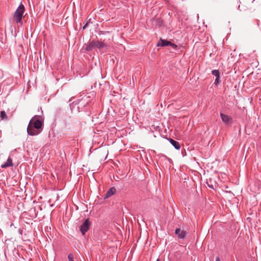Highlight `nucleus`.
I'll return each instance as SVG.
<instances>
[{
	"mask_svg": "<svg viewBox=\"0 0 261 261\" xmlns=\"http://www.w3.org/2000/svg\"><path fill=\"white\" fill-rule=\"evenodd\" d=\"M42 122L38 119L37 116L33 117L30 120L27 128L29 135L31 136L37 135L40 133V128H41Z\"/></svg>",
	"mask_w": 261,
	"mask_h": 261,
	"instance_id": "obj_1",
	"label": "nucleus"
},
{
	"mask_svg": "<svg viewBox=\"0 0 261 261\" xmlns=\"http://www.w3.org/2000/svg\"><path fill=\"white\" fill-rule=\"evenodd\" d=\"M25 8L23 5L21 4L15 11L13 19L16 23H22V18L23 16Z\"/></svg>",
	"mask_w": 261,
	"mask_h": 261,
	"instance_id": "obj_2",
	"label": "nucleus"
},
{
	"mask_svg": "<svg viewBox=\"0 0 261 261\" xmlns=\"http://www.w3.org/2000/svg\"><path fill=\"white\" fill-rule=\"evenodd\" d=\"M158 46H171L173 48H176V45L172 43L170 41H168L166 40H163L162 39H160L158 43L156 45Z\"/></svg>",
	"mask_w": 261,
	"mask_h": 261,
	"instance_id": "obj_3",
	"label": "nucleus"
},
{
	"mask_svg": "<svg viewBox=\"0 0 261 261\" xmlns=\"http://www.w3.org/2000/svg\"><path fill=\"white\" fill-rule=\"evenodd\" d=\"M90 223L88 220H86L83 224L81 226L80 230L82 233L84 235L89 229Z\"/></svg>",
	"mask_w": 261,
	"mask_h": 261,
	"instance_id": "obj_4",
	"label": "nucleus"
},
{
	"mask_svg": "<svg viewBox=\"0 0 261 261\" xmlns=\"http://www.w3.org/2000/svg\"><path fill=\"white\" fill-rule=\"evenodd\" d=\"M175 234L178 236L179 239H184L187 234V232L181 230L180 228H177L175 230Z\"/></svg>",
	"mask_w": 261,
	"mask_h": 261,
	"instance_id": "obj_5",
	"label": "nucleus"
},
{
	"mask_svg": "<svg viewBox=\"0 0 261 261\" xmlns=\"http://www.w3.org/2000/svg\"><path fill=\"white\" fill-rule=\"evenodd\" d=\"M220 116L223 122L226 124L229 123L231 121V119L230 117L223 113L220 114Z\"/></svg>",
	"mask_w": 261,
	"mask_h": 261,
	"instance_id": "obj_6",
	"label": "nucleus"
},
{
	"mask_svg": "<svg viewBox=\"0 0 261 261\" xmlns=\"http://www.w3.org/2000/svg\"><path fill=\"white\" fill-rule=\"evenodd\" d=\"M116 191V189L114 187L111 188L106 193L105 198H108L111 197L115 193Z\"/></svg>",
	"mask_w": 261,
	"mask_h": 261,
	"instance_id": "obj_7",
	"label": "nucleus"
},
{
	"mask_svg": "<svg viewBox=\"0 0 261 261\" xmlns=\"http://www.w3.org/2000/svg\"><path fill=\"white\" fill-rule=\"evenodd\" d=\"M169 141L171 144L175 147V148L178 150L180 149V146L178 142L172 139H170Z\"/></svg>",
	"mask_w": 261,
	"mask_h": 261,
	"instance_id": "obj_8",
	"label": "nucleus"
},
{
	"mask_svg": "<svg viewBox=\"0 0 261 261\" xmlns=\"http://www.w3.org/2000/svg\"><path fill=\"white\" fill-rule=\"evenodd\" d=\"M13 166L12 160L11 158H9L6 163L3 164L1 167L2 168H6L10 166Z\"/></svg>",
	"mask_w": 261,
	"mask_h": 261,
	"instance_id": "obj_9",
	"label": "nucleus"
},
{
	"mask_svg": "<svg viewBox=\"0 0 261 261\" xmlns=\"http://www.w3.org/2000/svg\"><path fill=\"white\" fill-rule=\"evenodd\" d=\"M95 48H101L105 46V44L99 41L94 42Z\"/></svg>",
	"mask_w": 261,
	"mask_h": 261,
	"instance_id": "obj_10",
	"label": "nucleus"
},
{
	"mask_svg": "<svg viewBox=\"0 0 261 261\" xmlns=\"http://www.w3.org/2000/svg\"><path fill=\"white\" fill-rule=\"evenodd\" d=\"M95 48L94 41H92L89 43L86 47V50L88 51L91 50L93 48Z\"/></svg>",
	"mask_w": 261,
	"mask_h": 261,
	"instance_id": "obj_11",
	"label": "nucleus"
},
{
	"mask_svg": "<svg viewBox=\"0 0 261 261\" xmlns=\"http://www.w3.org/2000/svg\"><path fill=\"white\" fill-rule=\"evenodd\" d=\"M0 117L2 120H7L8 116L5 111H1L0 112Z\"/></svg>",
	"mask_w": 261,
	"mask_h": 261,
	"instance_id": "obj_12",
	"label": "nucleus"
},
{
	"mask_svg": "<svg viewBox=\"0 0 261 261\" xmlns=\"http://www.w3.org/2000/svg\"><path fill=\"white\" fill-rule=\"evenodd\" d=\"M212 74L216 76V77H220V73H219V70H214L212 71Z\"/></svg>",
	"mask_w": 261,
	"mask_h": 261,
	"instance_id": "obj_13",
	"label": "nucleus"
},
{
	"mask_svg": "<svg viewBox=\"0 0 261 261\" xmlns=\"http://www.w3.org/2000/svg\"><path fill=\"white\" fill-rule=\"evenodd\" d=\"M68 258L69 259V261H74L73 260V255L72 254H69L68 256Z\"/></svg>",
	"mask_w": 261,
	"mask_h": 261,
	"instance_id": "obj_14",
	"label": "nucleus"
},
{
	"mask_svg": "<svg viewBox=\"0 0 261 261\" xmlns=\"http://www.w3.org/2000/svg\"><path fill=\"white\" fill-rule=\"evenodd\" d=\"M219 77H216V79L215 80V84H216V85H217L219 83Z\"/></svg>",
	"mask_w": 261,
	"mask_h": 261,
	"instance_id": "obj_15",
	"label": "nucleus"
},
{
	"mask_svg": "<svg viewBox=\"0 0 261 261\" xmlns=\"http://www.w3.org/2000/svg\"><path fill=\"white\" fill-rule=\"evenodd\" d=\"M216 261H221L219 257H217L216 259Z\"/></svg>",
	"mask_w": 261,
	"mask_h": 261,
	"instance_id": "obj_16",
	"label": "nucleus"
},
{
	"mask_svg": "<svg viewBox=\"0 0 261 261\" xmlns=\"http://www.w3.org/2000/svg\"><path fill=\"white\" fill-rule=\"evenodd\" d=\"M156 261H160V260L159 259H158Z\"/></svg>",
	"mask_w": 261,
	"mask_h": 261,
	"instance_id": "obj_17",
	"label": "nucleus"
}]
</instances>
